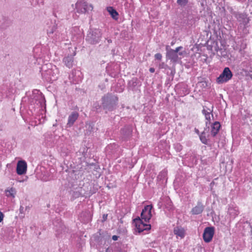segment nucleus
Listing matches in <instances>:
<instances>
[{"mask_svg": "<svg viewBox=\"0 0 252 252\" xmlns=\"http://www.w3.org/2000/svg\"><path fill=\"white\" fill-rule=\"evenodd\" d=\"M106 252H111V251L109 248H108L106 249Z\"/></svg>", "mask_w": 252, "mask_h": 252, "instance_id": "09e8293b", "label": "nucleus"}, {"mask_svg": "<svg viewBox=\"0 0 252 252\" xmlns=\"http://www.w3.org/2000/svg\"><path fill=\"white\" fill-rule=\"evenodd\" d=\"M204 209V206L201 201H198L197 205L191 211L193 215H199L202 213Z\"/></svg>", "mask_w": 252, "mask_h": 252, "instance_id": "dca6fc26", "label": "nucleus"}, {"mask_svg": "<svg viewBox=\"0 0 252 252\" xmlns=\"http://www.w3.org/2000/svg\"><path fill=\"white\" fill-rule=\"evenodd\" d=\"M202 113L205 116V119L207 121L206 123V126H207L208 123H210L211 121V116L213 118L214 115L213 113H209L208 111H206L205 110H202Z\"/></svg>", "mask_w": 252, "mask_h": 252, "instance_id": "b1692460", "label": "nucleus"}, {"mask_svg": "<svg viewBox=\"0 0 252 252\" xmlns=\"http://www.w3.org/2000/svg\"><path fill=\"white\" fill-rule=\"evenodd\" d=\"M94 107L98 112L100 111V109L101 108H102L101 104L99 105L98 102H95V103H94Z\"/></svg>", "mask_w": 252, "mask_h": 252, "instance_id": "f704fd0d", "label": "nucleus"}, {"mask_svg": "<svg viewBox=\"0 0 252 252\" xmlns=\"http://www.w3.org/2000/svg\"><path fill=\"white\" fill-rule=\"evenodd\" d=\"M196 161H197V159H196V160H195V162L196 163Z\"/></svg>", "mask_w": 252, "mask_h": 252, "instance_id": "4d7b16f0", "label": "nucleus"}, {"mask_svg": "<svg viewBox=\"0 0 252 252\" xmlns=\"http://www.w3.org/2000/svg\"><path fill=\"white\" fill-rule=\"evenodd\" d=\"M201 5L203 8V9H204V8H205V4H204V2H202L201 3Z\"/></svg>", "mask_w": 252, "mask_h": 252, "instance_id": "49530a36", "label": "nucleus"}, {"mask_svg": "<svg viewBox=\"0 0 252 252\" xmlns=\"http://www.w3.org/2000/svg\"><path fill=\"white\" fill-rule=\"evenodd\" d=\"M147 252H157L154 250H150V251H149Z\"/></svg>", "mask_w": 252, "mask_h": 252, "instance_id": "de8ad7c7", "label": "nucleus"}, {"mask_svg": "<svg viewBox=\"0 0 252 252\" xmlns=\"http://www.w3.org/2000/svg\"><path fill=\"white\" fill-rule=\"evenodd\" d=\"M215 233V228L214 227H207L204 229L203 234L204 241L206 243H209L212 240Z\"/></svg>", "mask_w": 252, "mask_h": 252, "instance_id": "f8f14e48", "label": "nucleus"}, {"mask_svg": "<svg viewBox=\"0 0 252 252\" xmlns=\"http://www.w3.org/2000/svg\"><path fill=\"white\" fill-rule=\"evenodd\" d=\"M220 124L219 122H215L211 125V135L212 137H215L216 136L220 129Z\"/></svg>", "mask_w": 252, "mask_h": 252, "instance_id": "a211bd4d", "label": "nucleus"}, {"mask_svg": "<svg viewBox=\"0 0 252 252\" xmlns=\"http://www.w3.org/2000/svg\"><path fill=\"white\" fill-rule=\"evenodd\" d=\"M133 223L139 233L144 231H148L151 229V226L150 224L145 222L143 220H141L139 217L133 220Z\"/></svg>", "mask_w": 252, "mask_h": 252, "instance_id": "6e6552de", "label": "nucleus"}, {"mask_svg": "<svg viewBox=\"0 0 252 252\" xmlns=\"http://www.w3.org/2000/svg\"><path fill=\"white\" fill-rule=\"evenodd\" d=\"M187 8L188 9L187 10V17L188 19L187 24L189 25H192V24L194 22L195 20H194L193 17L189 13V6H188Z\"/></svg>", "mask_w": 252, "mask_h": 252, "instance_id": "393cba45", "label": "nucleus"}, {"mask_svg": "<svg viewBox=\"0 0 252 252\" xmlns=\"http://www.w3.org/2000/svg\"><path fill=\"white\" fill-rule=\"evenodd\" d=\"M28 100L29 108L32 111H35L37 109H43L45 108L46 100L44 96L38 90H34L30 97H23L22 101Z\"/></svg>", "mask_w": 252, "mask_h": 252, "instance_id": "f257e3e1", "label": "nucleus"}, {"mask_svg": "<svg viewBox=\"0 0 252 252\" xmlns=\"http://www.w3.org/2000/svg\"><path fill=\"white\" fill-rule=\"evenodd\" d=\"M153 206L152 205H146L142 209L140 215V219L144 220L145 222H149L152 217V209Z\"/></svg>", "mask_w": 252, "mask_h": 252, "instance_id": "9d476101", "label": "nucleus"}, {"mask_svg": "<svg viewBox=\"0 0 252 252\" xmlns=\"http://www.w3.org/2000/svg\"><path fill=\"white\" fill-rule=\"evenodd\" d=\"M5 194L7 197H14L16 194V190L15 189L11 188L9 189L5 190Z\"/></svg>", "mask_w": 252, "mask_h": 252, "instance_id": "bb28decb", "label": "nucleus"}, {"mask_svg": "<svg viewBox=\"0 0 252 252\" xmlns=\"http://www.w3.org/2000/svg\"><path fill=\"white\" fill-rule=\"evenodd\" d=\"M24 207H22V206H20V209H19V211H20V213H23V211H24Z\"/></svg>", "mask_w": 252, "mask_h": 252, "instance_id": "79ce46f5", "label": "nucleus"}, {"mask_svg": "<svg viewBox=\"0 0 252 252\" xmlns=\"http://www.w3.org/2000/svg\"><path fill=\"white\" fill-rule=\"evenodd\" d=\"M204 1H206V0H203Z\"/></svg>", "mask_w": 252, "mask_h": 252, "instance_id": "13d9d810", "label": "nucleus"}, {"mask_svg": "<svg viewBox=\"0 0 252 252\" xmlns=\"http://www.w3.org/2000/svg\"><path fill=\"white\" fill-rule=\"evenodd\" d=\"M53 225L56 232L55 235L57 237H62L63 235L70 233L69 229L63 224L60 219L55 220L53 221Z\"/></svg>", "mask_w": 252, "mask_h": 252, "instance_id": "39448f33", "label": "nucleus"}, {"mask_svg": "<svg viewBox=\"0 0 252 252\" xmlns=\"http://www.w3.org/2000/svg\"><path fill=\"white\" fill-rule=\"evenodd\" d=\"M205 131H203L200 134L199 138L201 141V142L204 144L207 145L208 144V139L206 138L205 135Z\"/></svg>", "mask_w": 252, "mask_h": 252, "instance_id": "c85d7f7f", "label": "nucleus"}, {"mask_svg": "<svg viewBox=\"0 0 252 252\" xmlns=\"http://www.w3.org/2000/svg\"><path fill=\"white\" fill-rule=\"evenodd\" d=\"M57 26L55 24L53 25L52 27H49V29L47 30V34L48 35L51 36L54 32H55V34L57 35L58 31L57 32Z\"/></svg>", "mask_w": 252, "mask_h": 252, "instance_id": "a878e982", "label": "nucleus"}, {"mask_svg": "<svg viewBox=\"0 0 252 252\" xmlns=\"http://www.w3.org/2000/svg\"><path fill=\"white\" fill-rule=\"evenodd\" d=\"M183 47L182 46H179L177 47L175 50H174V52L177 53L179 56H184L186 54V51H180L181 49H182Z\"/></svg>", "mask_w": 252, "mask_h": 252, "instance_id": "473e14b6", "label": "nucleus"}, {"mask_svg": "<svg viewBox=\"0 0 252 252\" xmlns=\"http://www.w3.org/2000/svg\"><path fill=\"white\" fill-rule=\"evenodd\" d=\"M93 7L92 4H89L84 0L77 1L75 4V9L76 12L79 14H84L88 12L89 10L92 11Z\"/></svg>", "mask_w": 252, "mask_h": 252, "instance_id": "423d86ee", "label": "nucleus"}, {"mask_svg": "<svg viewBox=\"0 0 252 252\" xmlns=\"http://www.w3.org/2000/svg\"><path fill=\"white\" fill-rule=\"evenodd\" d=\"M102 34V32L99 29H90L87 34L85 40L89 44L95 45L100 42Z\"/></svg>", "mask_w": 252, "mask_h": 252, "instance_id": "20e7f679", "label": "nucleus"}, {"mask_svg": "<svg viewBox=\"0 0 252 252\" xmlns=\"http://www.w3.org/2000/svg\"><path fill=\"white\" fill-rule=\"evenodd\" d=\"M91 217L89 212H82L80 216L81 220L84 223L88 222L91 220Z\"/></svg>", "mask_w": 252, "mask_h": 252, "instance_id": "4be33fe9", "label": "nucleus"}, {"mask_svg": "<svg viewBox=\"0 0 252 252\" xmlns=\"http://www.w3.org/2000/svg\"><path fill=\"white\" fill-rule=\"evenodd\" d=\"M137 78H133L131 80V81L132 82V83L134 85V83H136V81H137Z\"/></svg>", "mask_w": 252, "mask_h": 252, "instance_id": "a18cd8bd", "label": "nucleus"}, {"mask_svg": "<svg viewBox=\"0 0 252 252\" xmlns=\"http://www.w3.org/2000/svg\"><path fill=\"white\" fill-rule=\"evenodd\" d=\"M163 64H164V63H162L161 66H163Z\"/></svg>", "mask_w": 252, "mask_h": 252, "instance_id": "5fc2aeb1", "label": "nucleus"}, {"mask_svg": "<svg viewBox=\"0 0 252 252\" xmlns=\"http://www.w3.org/2000/svg\"><path fill=\"white\" fill-rule=\"evenodd\" d=\"M107 10L111 15V17L117 20L118 19L119 14L118 12L116 10V9L112 6H109L107 7Z\"/></svg>", "mask_w": 252, "mask_h": 252, "instance_id": "412c9836", "label": "nucleus"}, {"mask_svg": "<svg viewBox=\"0 0 252 252\" xmlns=\"http://www.w3.org/2000/svg\"><path fill=\"white\" fill-rule=\"evenodd\" d=\"M189 2V0H177V3L181 7H185Z\"/></svg>", "mask_w": 252, "mask_h": 252, "instance_id": "2f4dec72", "label": "nucleus"}, {"mask_svg": "<svg viewBox=\"0 0 252 252\" xmlns=\"http://www.w3.org/2000/svg\"><path fill=\"white\" fill-rule=\"evenodd\" d=\"M215 184L214 182H212L210 184V185L212 186V185H214V184Z\"/></svg>", "mask_w": 252, "mask_h": 252, "instance_id": "3c124183", "label": "nucleus"}, {"mask_svg": "<svg viewBox=\"0 0 252 252\" xmlns=\"http://www.w3.org/2000/svg\"><path fill=\"white\" fill-rule=\"evenodd\" d=\"M229 215L231 216V217L235 218L237 216H238L239 212L236 209L231 208L229 210Z\"/></svg>", "mask_w": 252, "mask_h": 252, "instance_id": "7c9ffc66", "label": "nucleus"}, {"mask_svg": "<svg viewBox=\"0 0 252 252\" xmlns=\"http://www.w3.org/2000/svg\"><path fill=\"white\" fill-rule=\"evenodd\" d=\"M165 49L166 51V59L170 60V61L174 63H177L179 60V58L178 57L179 55L174 52V49L170 48L168 45L166 46Z\"/></svg>", "mask_w": 252, "mask_h": 252, "instance_id": "9b49d317", "label": "nucleus"}, {"mask_svg": "<svg viewBox=\"0 0 252 252\" xmlns=\"http://www.w3.org/2000/svg\"><path fill=\"white\" fill-rule=\"evenodd\" d=\"M114 252H126L122 248V244L120 243H116L115 247L113 250Z\"/></svg>", "mask_w": 252, "mask_h": 252, "instance_id": "cd10ccee", "label": "nucleus"}, {"mask_svg": "<svg viewBox=\"0 0 252 252\" xmlns=\"http://www.w3.org/2000/svg\"><path fill=\"white\" fill-rule=\"evenodd\" d=\"M27 164L25 161H19L17 164L16 172L18 175H21L25 174L27 171Z\"/></svg>", "mask_w": 252, "mask_h": 252, "instance_id": "4468645a", "label": "nucleus"}, {"mask_svg": "<svg viewBox=\"0 0 252 252\" xmlns=\"http://www.w3.org/2000/svg\"><path fill=\"white\" fill-rule=\"evenodd\" d=\"M11 25L10 20L4 16L0 17V31L5 30Z\"/></svg>", "mask_w": 252, "mask_h": 252, "instance_id": "2eb2a0df", "label": "nucleus"}, {"mask_svg": "<svg viewBox=\"0 0 252 252\" xmlns=\"http://www.w3.org/2000/svg\"><path fill=\"white\" fill-rule=\"evenodd\" d=\"M118 97L112 93H107L101 98L102 108L105 113L115 110L118 104Z\"/></svg>", "mask_w": 252, "mask_h": 252, "instance_id": "f03ea898", "label": "nucleus"}, {"mask_svg": "<svg viewBox=\"0 0 252 252\" xmlns=\"http://www.w3.org/2000/svg\"><path fill=\"white\" fill-rule=\"evenodd\" d=\"M107 41H108V43L112 42V40L111 39H108Z\"/></svg>", "mask_w": 252, "mask_h": 252, "instance_id": "8fccbe9b", "label": "nucleus"}, {"mask_svg": "<svg viewBox=\"0 0 252 252\" xmlns=\"http://www.w3.org/2000/svg\"><path fill=\"white\" fill-rule=\"evenodd\" d=\"M36 49H38L37 48L34 49V50L35 51Z\"/></svg>", "mask_w": 252, "mask_h": 252, "instance_id": "864d4df0", "label": "nucleus"}, {"mask_svg": "<svg viewBox=\"0 0 252 252\" xmlns=\"http://www.w3.org/2000/svg\"><path fill=\"white\" fill-rule=\"evenodd\" d=\"M92 194V193H88L83 188H80L77 190L73 191L72 195L75 198H78L80 196H90Z\"/></svg>", "mask_w": 252, "mask_h": 252, "instance_id": "f3484780", "label": "nucleus"}, {"mask_svg": "<svg viewBox=\"0 0 252 252\" xmlns=\"http://www.w3.org/2000/svg\"><path fill=\"white\" fill-rule=\"evenodd\" d=\"M162 55L160 53H157L155 55V58L156 60L160 61L162 59Z\"/></svg>", "mask_w": 252, "mask_h": 252, "instance_id": "c9c22d12", "label": "nucleus"}, {"mask_svg": "<svg viewBox=\"0 0 252 252\" xmlns=\"http://www.w3.org/2000/svg\"><path fill=\"white\" fill-rule=\"evenodd\" d=\"M94 238L95 239V240H98L99 241V240L100 239V237L99 236H95L94 237Z\"/></svg>", "mask_w": 252, "mask_h": 252, "instance_id": "37998d69", "label": "nucleus"}, {"mask_svg": "<svg viewBox=\"0 0 252 252\" xmlns=\"http://www.w3.org/2000/svg\"><path fill=\"white\" fill-rule=\"evenodd\" d=\"M78 117L79 114L77 112H72L71 114L68 116L67 126L68 127L72 126L73 125L74 122L78 119Z\"/></svg>", "mask_w": 252, "mask_h": 252, "instance_id": "6ab92c4d", "label": "nucleus"}, {"mask_svg": "<svg viewBox=\"0 0 252 252\" xmlns=\"http://www.w3.org/2000/svg\"><path fill=\"white\" fill-rule=\"evenodd\" d=\"M174 233L177 236L180 237L181 238L185 236V231L182 228L176 227L174 229Z\"/></svg>", "mask_w": 252, "mask_h": 252, "instance_id": "5701e85b", "label": "nucleus"}, {"mask_svg": "<svg viewBox=\"0 0 252 252\" xmlns=\"http://www.w3.org/2000/svg\"><path fill=\"white\" fill-rule=\"evenodd\" d=\"M51 64L43 65L40 72L43 79L48 82H52L58 78V70L54 66V68H52Z\"/></svg>", "mask_w": 252, "mask_h": 252, "instance_id": "7ed1b4c3", "label": "nucleus"}, {"mask_svg": "<svg viewBox=\"0 0 252 252\" xmlns=\"http://www.w3.org/2000/svg\"><path fill=\"white\" fill-rule=\"evenodd\" d=\"M181 91L182 92L180 93L181 95H185L189 93V91H188L187 86L185 85H183Z\"/></svg>", "mask_w": 252, "mask_h": 252, "instance_id": "72a5a7b5", "label": "nucleus"}, {"mask_svg": "<svg viewBox=\"0 0 252 252\" xmlns=\"http://www.w3.org/2000/svg\"><path fill=\"white\" fill-rule=\"evenodd\" d=\"M233 76V74L228 67H225L222 73L217 78L216 81L218 84H223L228 82Z\"/></svg>", "mask_w": 252, "mask_h": 252, "instance_id": "0eeeda50", "label": "nucleus"}, {"mask_svg": "<svg viewBox=\"0 0 252 252\" xmlns=\"http://www.w3.org/2000/svg\"><path fill=\"white\" fill-rule=\"evenodd\" d=\"M234 16L237 21L244 26H247L250 22V18L245 13L237 12L234 14Z\"/></svg>", "mask_w": 252, "mask_h": 252, "instance_id": "ddd939ff", "label": "nucleus"}, {"mask_svg": "<svg viewBox=\"0 0 252 252\" xmlns=\"http://www.w3.org/2000/svg\"><path fill=\"white\" fill-rule=\"evenodd\" d=\"M177 148L178 150H181L182 149L181 145L178 144H177Z\"/></svg>", "mask_w": 252, "mask_h": 252, "instance_id": "c03bdc74", "label": "nucleus"}, {"mask_svg": "<svg viewBox=\"0 0 252 252\" xmlns=\"http://www.w3.org/2000/svg\"><path fill=\"white\" fill-rule=\"evenodd\" d=\"M108 215L107 214H103L102 216V221H104L107 220Z\"/></svg>", "mask_w": 252, "mask_h": 252, "instance_id": "58836bf2", "label": "nucleus"}, {"mask_svg": "<svg viewBox=\"0 0 252 252\" xmlns=\"http://www.w3.org/2000/svg\"><path fill=\"white\" fill-rule=\"evenodd\" d=\"M132 133V129L130 126H125L120 130V139L124 141L130 139Z\"/></svg>", "mask_w": 252, "mask_h": 252, "instance_id": "1a4fd4ad", "label": "nucleus"}, {"mask_svg": "<svg viewBox=\"0 0 252 252\" xmlns=\"http://www.w3.org/2000/svg\"><path fill=\"white\" fill-rule=\"evenodd\" d=\"M4 218V215L1 212H0V222L3 220Z\"/></svg>", "mask_w": 252, "mask_h": 252, "instance_id": "4c0bfd02", "label": "nucleus"}, {"mask_svg": "<svg viewBox=\"0 0 252 252\" xmlns=\"http://www.w3.org/2000/svg\"><path fill=\"white\" fill-rule=\"evenodd\" d=\"M149 71H150V72H151V73H154V72L155 71V68H153V67H151V68H150V69H149Z\"/></svg>", "mask_w": 252, "mask_h": 252, "instance_id": "a19ab883", "label": "nucleus"}, {"mask_svg": "<svg viewBox=\"0 0 252 252\" xmlns=\"http://www.w3.org/2000/svg\"><path fill=\"white\" fill-rule=\"evenodd\" d=\"M214 109V105L211 103H209V105H206L203 106V110H205L206 111L209 112V113H213Z\"/></svg>", "mask_w": 252, "mask_h": 252, "instance_id": "c756f323", "label": "nucleus"}, {"mask_svg": "<svg viewBox=\"0 0 252 252\" xmlns=\"http://www.w3.org/2000/svg\"><path fill=\"white\" fill-rule=\"evenodd\" d=\"M166 175V173L165 172H160V174L158 175V177H161L160 178L162 177H164Z\"/></svg>", "mask_w": 252, "mask_h": 252, "instance_id": "e433bc0d", "label": "nucleus"}, {"mask_svg": "<svg viewBox=\"0 0 252 252\" xmlns=\"http://www.w3.org/2000/svg\"><path fill=\"white\" fill-rule=\"evenodd\" d=\"M163 64H164V63H162L161 66H163Z\"/></svg>", "mask_w": 252, "mask_h": 252, "instance_id": "6e6d98bb", "label": "nucleus"}, {"mask_svg": "<svg viewBox=\"0 0 252 252\" xmlns=\"http://www.w3.org/2000/svg\"><path fill=\"white\" fill-rule=\"evenodd\" d=\"M196 132H197V133H198V132H199L198 130V129H196Z\"/></svg>", "mask_w": 252, "mask_h": 252, "instance_id": "603ef678", "label": "nucleus"}, {"mask_svg": "<svg viewBox=\"0 0 252 252\" xmlns=\"http://www.w3.org/2000/svg\"><path fill=\"white\" fill-rule=\"evenodd\" d=\"M63 62L64 64L69 68H71L73 65V57L72 55H68L63 59Z\"/></svg>", "mask_w": 252, "mask_h": 252, "instance_id": "aec40b11", "label": "nucleus"}, {"mask_svg": "<svg viewBox=\"0 0 252 252\" xmlns=\"http://www.w3.org/2000/svg\"><path fill=\"white\" fill-rule=\"evenodd\" d=\"M119 236L117 235H113L112 236V239L114 241H116L118 239Z\"/></svg>", "mask_w": 252, "mask_h": 252, "instance_id": "ea45409f", "label": "nucleus"}]
</instances>
